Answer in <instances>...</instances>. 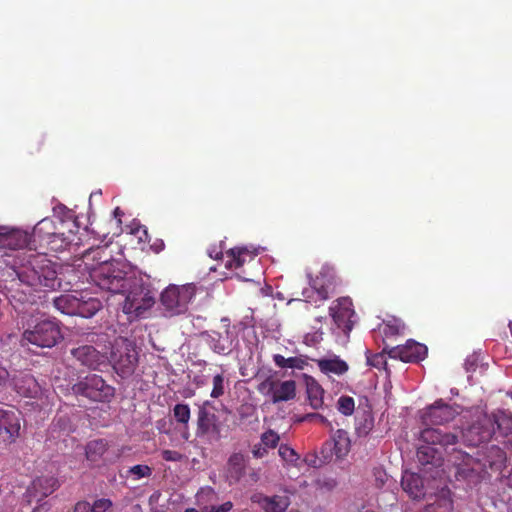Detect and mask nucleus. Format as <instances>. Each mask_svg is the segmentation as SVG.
<instances>
[{
    "instance_id": "nucleus-1",
    "label": "nucleus",
    "mask_w": 512,
    "mask_h": 512,
    "mask_svg": "<svg viewBox=\"0 0 512 512\" xmlns=\"http://www.w3.org/2000/svg\"><path fill=\"white\" fill-rule=\"evenodd\" d=\"M19 264L7 272V278L0 282V292L17 310L26 304L33 305L41 297L40 292L55 291L61 287L56 263L42 253H25Z\"/></svg>"
},
{
    "instance_id": "nucleus-2",
    "label": "nucleus",
    "mask_w": 512,
    "mask_h": 512,
    "mask_svg": "<svg viewBox=\"0 0 512 512\" xmlns=\"http://www.w3.org/2000/svg\"><path fill=\"white\" fill-rule=\"evenodd\" d=\"M421 441L417 450L420 471L434 481H440L444 474V453L451 452L448 449L458 443V435L427 427L421 431Z\"/></svg>"
},
{
    "instance_id": "nucleus-3",
    "label": "nucleus",
    "mask_w": 512,
    "mask_h": 512,
    "mask_svg": "<svg viewBox=\"0 0 512 512\" xmlns=\"http://www.w3.org/2000/svg\"><path fill=\"white\" fill-rule=\"evenodd\" d=\"M125 286L123 292H120V294L125 295L123 303L125 314H133L139 317L155 304V295L151 283L141 276H137L135 272Z\"/></svg>"
},
{
    "instance_id": "nucleus-4",
    "label": "nucleus",
    "mask_w": 512,
    "mask_h": 512,
    "mask_svg": "<svg viewBox=\"0 0 512 512\" xmlns=\"http://www.w3.org/2000/svg\"><path fill=\"white\" fill-rule=\"evenodd\" d=\"M134 272L130 266L122 261H112L110 265H104L101 268H89V277L91 281L100 289L120 294L125 289V284Z\"/></svg>"
},
{
    "instance_id": "nucleus-5",
    "label": "nucleus",
    "mask_w": 512,
    "mask_h": 512,
    "mask_svg": "<svg viewBox=\"0 0 512 512\" xmlns=\"http://www.w3.org/2000/svg\"><path fill=\"white\" fill-rule=\"evenodd\" d=\"M71 393L77 397L87 400L90 403H110L116 394L114 386L95 373L79 377L77 382L71 386Z\"/></svg>"
},
{
    "instance_id": "nucleus-6",
    "label": "nucleus",
    "mask_w": 512,
    "mask_h": 512,
    "mask_svg": "<svg viewBox=\"0 0 512 512\" xmlns=\"http://www.w3.org/2000/svg\"><path fill=\"white\" fill-rule=\"evenodd\" d=\"M196 294L194 284H170L160 294L159 310L164 317L172 318L187 313L189 303Z\"/></svg>"
},
{
    "instance_id": "nucleus-7",
    "label": "nucleus",
    "mask_w": 512,
    "mask_h": 512,
    "mask_svg": "<svg viewBox=\"0 0 512 512\" xmlns=\"http://www.w3.org/2000/svg\"><path fill=\"white\" fill-rule=\"evenodd\" d=\"M449 461L455 467V481L465 484V489L473 488L480 483L486 473L481 467L480 459L456 448L451 449Z\"/></svg>"
},
{
    "instance_id": "nucleus-8",
    "label": "nucleus",
    "mask_w": 512,
    "mask_h": 512,
    "mask_svg": "<svg viewBox=\"0 0 512 512\" xmlns=\"http://www.w3.org/2000/svg\"><path fill=\"white\" fill-rule=\"evenodd\" d=\"M64 339L61 323L56 319H42L26 329L21 338L22 346L32 344L40 348H53Z\"/></svg>"
},
{
    "instance_id": "nucleus-9",
    "label": "nucleus",
    "mask_w": 512,
    "mask_h": 512,
    "mask_svg": "<svg viewBox=\"0 0 512 512\" xmlns=\"http://www.w3.org/2000/svg\"><path fill=\"white\" fill-rule=\"evenodd\" d=\"M470 418V422L461 432L463 441L468 446H478L496 435L492 417L483 410L475 409L471 412Z\"/></svg>"
},
{
    "instance_id": "nucleus-10",
    "label": "nucleus",
    "mask_w": 512,
    "mask_h": 512,
    "mask_svg": "<svg viewBox=\"0 0 512 512\" xmlns=\"http://www.w3.org/2000/svg\"><path fill=\"white\" fill-rule=\"evenodd\" d=\"M110 362L115 372L121 378L130 377L138 364V352L136 347L128 340L122 341L121 344H117L113 347Z\"/></svg>"
},
{
    "instance_id": "nucleus-11",
    "label": "nucleus",
    "mask_w": 512,
    "mask_h": 512,
    "mask_svg": "<svg viewBox=\"0 0 512 512\" xmlns=\"http://www.w3.org/2000/svg\"><path fill=\"white\" fill-rule=\"evenodd\" d=\"M403 490L414 500L426 498L432 491L439 489L438 481L420 473L405 472L401 479Z\"/></svg>"
},
{
    "instance_id": "nucleus-12",
    "label": "nucleus",
    "mask_w": 512,
    "mask_h": 512,
    "mask_svg": "<svg viewBox=\"0 0 512 512\" xmlns=\"http://www.w3.org/2000/svg\"><path fill=\"white\" fill-rule=\"evenodd\" d=\"M22 414L15 409L0 410V442L12 444L20 436Z\"/></svg>"
},
{
    "instance_id": "nucleus-13",
    "label": "nucleus",
    "mask_w": 512,
    "mask_h": 512,
    "mask_svg": "<svg viewBox=\"0 0 512 512\" xmlns=\"http://www.w3.org/2000/svg\"><path fill=\"white\" fill-rule=\"evenodd\" d=\"M459 413L458 407H453L439 399L425 410L421 418L423 424L427 426L443 425L452 421Z\"/></svg>"
},
{
    "instance_id": "nucleus-14",
    "label": "nucleus",
    "mask_w": 512,
    "mask_h": 512,
    "mask_svg": "<svg viewBox=\"0 0 512 512\" xmlns=\"http://www.w3.org/2000/svg\"><path fill=\"white\" fill-rule=\"evenodd\" d=\"M329 312L337 327L348 335L353 329L352 317L355 315L351 299L348 297L337 299L336 303L329 308Z\"/></svg>"
},
{
    "instance_id": "nucleus-15",
    "label": "nucleus",
    "mask_w": 512,
    "mask_h": 512,
    "mask_svg": "<svg viewBox=\"0 0 512 512\" xmlns=\"http://www.w3.org/2000/svg\"><path fill=\"white\" fill-rule=\"evenodd\" d=\"M311 288L318 294L320 300H327L336 285V274L332 267L324 265L319 274L313 278L307 274Z\"/></svg>"
},
{
    "instance_id": "nucleus-16",
    "label": "nucleus",
    "mask_w": 512,
    "mask_h": 512,
    "mask_svg": "<svg viewBox=\"0 0 512 512\" xmlns=\"http://www.w3.org/2000/svg\"><path fill=\"white\" fill-rule=\"evenodd\" d=\"M390 358L399 359L402 362H419L427 355V347L414 340H408L403 346L392 347L388 350Z\"/></svg>"
},
{
    "instance_id": "nucleus-17",
    "label": "nucleus",
    "mask_w": 512,
    "mask_h": 512,
    "mask_svg": "<svg viewBox=\"0 0 512 512\" xmlns=\"http://www.w3.org/2000/svg\"><path fill=\"white\" fill-rule=\"evenodd\" d=\"M70 354L80 363V365L86 366L90 369H97L105 359L104 355L91 345H80L72 348L70 350Z\"/></svg>"
},
{
    "instance_id": "nucleus-18",
    "label": "nucleus",
    "mask_w": 512,
    "mask_h": 512,
    "mask_svg": "<svg viewBox=\"0 0 512 512\" xmlns=\"http://www.w3.org/2000/svg\"><path fill=\"white\" fill-rule=\"evenodd\" d=\"M59 487V481L53 476H40L34 479L27 489L29 496L38 501L52 494Z\"/></svg>"
},
{
    "instance_id": "nucleus-19",
    "label": "nucleus",
    "mask_w": 512,
    "mask_h": 512,
    "mask_svg": "<svg viewBox=\"0 0 512 512\" xmlns=\"http://www.w3.org/2000/svg\"><path fill=\"white\" fill-rule=\"evenodd\" d=\"M83 259L88 270L89 268H101L104 265L108 266L112 261L118 260L113 258L107 245L87 249L83 253Z\"/></svg>"
},
{
    "instance_id": "nucleus-20",
    "label": "nucleus",
    "mask_w": 512,
    "mask_h": 512,
    "mask_svg": "<svg viewBox=\"0 0 512 512\" xmlns=\"http://www.w3.org/2000/svg\"><path fill=\"white\" fill-rule=\"evenodd\" d=\"M209 433L217 435V439L220 438V425L218 424V417L205 409V407H199L197 413V436H204Z\"/></svg>"
},
{
    "instance_id": "nucleus-21",
    "label": "nucleus",
    "mask_w": 512,
    "mask_h": 512,
    "mask_svg": "<svg viewBox=\"0 0 512 512\" xmlns=\"http://www.w3.org/2000/svg\"><path fill=\"white\" fill-rule=\"evenodd\" d=\"M480 461L484 471L490 468L492 471L500 472L506 467L507 455L502 448L492 445L486 449Z\"/></svg>"
},
{
    "instance_id": "nucleus-22",
    "label": "nucleus",
    "mask_w": 512,
    "mask_h": 512,
    "mask_svg": "<svg viewBox=\"0 0 512 512\" xmlns=\"http://www.w3.org/2000/svg\"><path fill=\"white\" fill-rule=\"evenodd\" d=\"M0 244L10 249L29 247L30 250L34 245L31 234L20 229H12L0 234Z\"/></svg>"
},
{
    "instance_id": "nucleus-23",
    "label": "nucleus",
    "mask_w": 512,
    "mask_h": 512,
    "mask_svg": "<svg viewBox=\"0 0 512 512\" xmlns=\"http://www.w3.org/2000/svg\"><path fill=\"white\" fill-rule=\"evenodd\" d=\"M102 308V302L88 294L78 292L76 315L83 318H92Z\"/></svg>"
},
{
    "instance_id": "nucleus-24",
    "label": "nucleus",
    "mask_w": 512,
    "mask_h": 512,
    "mask_svg": "<svg viewBox=\"0 0 512 512\" xmlns=\"http://www.w3.org/2000/svg\"><path fill=\"white\" fill-rule=\"evenodd\" d=\"M209 347L217 354H228L231 351V342L228 337H223L221 333L216 331H204L201 333Z\"/></svg>"
},
{
    "instance_id": "nucleus-25",
    "label": "nucleus",
    "mask_w": 512,
    "mask_h": 512,
    "mask_svg": "<svg viewBox=\"0 0 512 512\" xmlns=\"http://www.w3.org/2000/svg\"><path fill=\"white\" fill-rule=\"evenodd\" d=\"M306 393L309 403L313 409H319L323 405L324 390L320 384L311 376L304 374Z\"/></svg>"
},
{
    "instance_id": "nucleus-26",
    "label": "nucleus",
    "mask_w": 512,
    "mask_h": 512,
    "mask_svg": "<svg viewBox=\"0 0 512 512\" xmlns=\"http://www.w3.org/2000/svg\"><path fill=\"white\" fill-rule=\"evenodd\" d=\"M296 396V384L293 380L283 382L276 381L271 401L275 403L286 402Z\"/></svg>"
},
{
    "instance_id": "nucleus-27",
    "label": "nucleus",
    "mask_w": 512,
    "mask_h": 512,
    "mask_svg": "<svg viewBox=\"0 0 512 512\" xmlns=\"http://www.w3.org/2000/svg\"><path fill=\"white\" fill-rule=\"evenodd\" d=\"M228 477L238 483L246 473V460L243 454L233 453L227 462Z\"/></svg>"
},
{
    "instance_id": "nucleus-28",
    "label": "nucleus",
    "mask_w": 512,
    "mask_h": 512,
    "mask_svg": "<svg viewBox=\"0 0 512 512\" xmlns=\"http://www.w3.org/2000/svg\"><path fill=\"white\" fill-rule=\"evenodd\" d=\"M265 512H284L290 505V500L287 496H263L259 497L257 501Z\"/></svg>"
},
{
    "instance_id": "nucleus-29",
    "label": "nucleus",
    "mask_w": 512,
    "mask_h": 512,
    "mask_svg": "<svg viewBox=\"0 0 512 512\" xmlns=\"http://www.w3.org/2000/svg\"><path fill=\"white\" fill-rule=\"evenodd\" d=\"M78 304V293L74 294H62L53 299L54 307L61 313L66 315H76Z\"/></svg>"
},
{
    "instance_id": "nucleus-30",
    "label": "nucleus",
    "mask_w": 512,
    "mask_h": 512,
    "mask_svg": "<svg viewBox=\"0 0 512 512\" xmlns=\"http://www.w3.org/2000/svg\"><path fill=\"white\" fill-rule=\"evenodd\" d=\"M108 449V442L105 439H94L85 446V456L90 462H97Z\"/></svg>"
},
{
    "instance_id": "nucleus-31",
    "label": "nucleus",
    "mask_w": 512,
    "mask_h": 512,
    "mask_svg": "<svg viewBox=\"0 0 512 512\" xmlns=\"http://www.w3.org/2000/svg\"><path fill=\"white\" fill-rule=\"evenodd\" d=\"M55 229V223L52 219H42L33 228L31 234L33 243H35L36 238H39L41 241H47L56 232Z\"/></svg>"
},
{
    "instance_id": "nucleus-32",
    "label": "nucleus",
    "mask_w": 512,
    "mask_h": 512,
    "mask_svg": "<svg viewBox=\"0 0 512 512\" xmlns=\"http://www.w3.org/2000/svg\"><path fill=\"white\" fill-rule=\"evenodd\" d=\"M493 419V428L496 430V435L508 436L512 434V414L500 412L491 416Z\"/></svg>"
},
{
    "instance_id": "nucleus-33",
    "label": "nucleus",
    "mask_w": 512,
    "mask_h": 512,
    "mask_svg": "<svg viewBox=\"0 0 512 512\" xmlns=\"http://www.w3.org/2000/svg\"><path fill=\"white\" fill-rule=\"evenodd\" d=\"M351 447V441L348 433L343 429H338L333 436V449L337 458H342L348 454Z\"/></svg>"
},
{
    "instance_id": "nucleus-34",
    "label": "nucleus",
    "mask_w": 512,
    "mask_h": 512,
    "mask_svg": "<svg viewBox=\"0 0 512 512\" xmlns=\"http://www.w3.org/2000/svg\"><path fill=\"white\" fill-rule=\"evenodd\" d=\"M318 367L323 373H334L342 375L348 370V365L345 361L335 357L334 359H320L317 361Z\"/></svg>"
},
{
    "instance_id": "nucleus-35",
    "label": "nucleus",
    "mask_w": 512,
    "mask_h": 512,
    "mask_svg": "<svg viewBox=\"0 0 512 512\" xmlns=\"http://www.w3.org/2000/svg\"><path fill=\"white\" fill-rule=\"evenodd\" d=\"M307 356L289 357L285 358L280 354L273 355V361L279 368H292V369H304V366L308 364Z\"/></svg>"
},
{
    "instance_id": "nucleus-36",
    "label": "nucleus",
    "mask_w": 512,
    "mask_h": 512,
    "mask_svg": "<svg viewBox=\"0 0 512 512\" xmlns=\"http://www.w3.org/2000/svg\"><path fill=\"white\" fill-rule=\"evenodd\" d=\"M50 250L54 252H62L70 247L72 244V240L70 235H65L64 233L55 232L51 237L46 241Z\"/></svg>"
},
{
    "instance_id": "nucleus-37",
    "label": "nucleus",
    "mask_w": 512,
    "mask_h": 512,
    "mask_svg": "<svg viewBox=\"0 0 512 512\" xmlns=\"http://www.w3.org/2000/svg\"><path fill=\"white\" fill-rule=\"evenodd\" d=\"M190 408L187 404L179 403L176 404L173 408V416L175 420L184 425L186 428L188 426L190 420Z\"/></svg>"
},
{
    "instance_id": "nucleus-38",
    "label": "nucleus",
    "mask_w": 512,
    "mask_h": 512,
    "mask_svg": "<svg viewBox=\"0 0 512 512\" xmlns=\"http://www.w3.org/2000/svg\"><path fill=\"white\" fill-rule=\"evenodd\" d=\"M51 430L53 432L69 433L72 430L70 418L67 415L56 416L52 421Z\"/></svg>"
},
{
    "instance_id": "nucleus-39",
    "label": "nucleus",
    "mask_w": 512,
    "mask_h": 512,
    "mask_svg": "<svg viewBox=\"0 0 512 512\" xmlns=\"http://www.w3.org/2000/svg\"><path fill=\"white\" fill-rule=\"evenodd\" d=\"M386 352L388 353L386 348L383 350V352L373 354V355L370 354L369 351H367L366 352L367 364L369 366H372V367H375L378 369L384 368L386 370V365H387L386 358H385Z\"/></svg>"
},
{
    "instance_id": "nucleus-40",
    "label": "nucleus",
    "mask_w": 512,
    "mask_h": 512,
    "mask_svg": "<svg viewBox=\"0 0 512 512\" xmlns=\"http://www.w3.org/2000/svg\"><path fill=\"white\" fill-rule=\"evenodd\" d=\"M338 410L345 416L353 414L355 409V402L352 397L341 396L337 402Z\"/></svg>"
},
{
    "instance_id": "nucleus-41",
    "label": "nucleus",
    "mask_w": 512,
    "mask_h": 512,
    "mask_svg": "<svg viewBox=\"0 0 512 512\" xmlns=\"http://www.w3.org/2000/svg\"><path fill=\"white\" fill-rule=\"evenodd\" d=\"M278 453L280 457L287 463L296 464L299 459V455L295 452L293 448L286 444H281Z\"/></svg>"
},
{
    "instance_id": "nucleus-42",
    "label": "nucleus",
    "mask_w": 512,
    "mask_h": 512,
    "mask_svg": "<svg viewBox=\"0 0 512 512\" xmlns=\"http://www.w3.org/2000/svg\"><path fill=\"white\" fill-rule=\"evenodd\" d=\"M225 393L224 377L222 374H216L213 377V389L211 391L212 398H219Z\"/></svg>"
},
{
    "instance_id": "nucleus-43",
    "label": "nucleus",
    "mask_w": 512,
    "mask_h": 512,
    "mask_svg": "<svg viewBox=\"0 0 512 512\" xmlns=\"http://www.w3.org/2000/svg\"><path fill=\"white\" fill-rule=\"evenodd\" d=\"M279 439V435L273 430H268L261 436V442L266 448H275L278 445Z\"/></svg>"
},
{
    "instance_id": "nucleus-44",
    "label": "nucleus",
    "mask_w": 512,
    "mask_h": 512,
    "mask_svg": "<svg viewBox=\"0 0 512 512\" xmlns=\"http://www.w3.org/2000/svg\"><path fill=\"white\" fill-rule=\"evenodd\" d=\"M128 472L134 475L136 479H141L143 477H149L152 474V469L148 465L138 464L131 467Z\"/></svg>"
},
{
    "instance_id": "nucleus-45",
    "label": "nucleus",
    "mask_w": 512,
    "mask_h": 512,
    "mask_svg": "<svg viewBox=\"0 0 512 512\" xmlns=\"http://www.w3.org/2000/svg\"><path fill=\"white\" fill-rule=\"evenodd\" d=\"M275 383L276 380H273L271 377H267L265 380L259 383L257 390L264 395L272 397L273 391L275 389Z\"/></svg>"
},
{
    "instance_id": "nucleus-46",
    "label": "nucleus",
    "mask_w": 512,
    "mask_h": 512,
    "mask_svg": "<svg viewBox=\"0 0 512 512\" xmlns=\"http://www.w3.org/2000/svg\"><path fill=\"white\" fill-rule=\"evenodd\" d=\"M112 505L113 504L110 499L101 498L96 500L93 505H91V512H106L112 507Z\"/></svg>"
},
{
    "instance_id": "nucleus-47",
    "label": "nucleus",
    "mask_w": 512,
    "mask_h": 512,
    "mask_svg": "<svg viewBox=\"0 0 512 512\" xmlns=\"http://www.w3.org/2000/svg\"><path fill=\"white\" fill-rule=\"evenodd\" d=\"M233 508V503L231 501H227L221 505L215 506H205L201 509L202 512H229Z\"/></svg>"
},
{
    "instance_id": "nucleus-48",
    "label": "nucleus",
    "mask_w": 512,
    "mask_h": 512,
    "mask_svg": "<svg viewBox=\"0 0 512 512\" xmlns=\"http://www.w3.org/2000/svg\"><path fill=\"white\" fill-rule=\"evenodd\" d=\"M373 476L375 478L376 487L381 488L385 485V483L387 481V474L382 468H380V467L374 468Z\"/></svg>"
},
{
    "instance_id": "nucleus-49",
    "label": "nucleus",
    "mask_w": 512,
    "mask_h": 512,
    "mask_svg": "<svg viewBox=\"0 0 512 512\" xmlns=\"http://www.w3.org/2000/svg\"><path fill=\"white\" fill-rule=\"evenodd\" d=\"M373 428V419L365 418L363 422L357 426L356 430L359 436H366Z\"/></svg>"
},
{
    "instance_id": "nucleus-50",
    "label": "nucleus",
    "mask_w": 512,
    "mask_h": 512,
    "mask_svg": "<svg viewBox=\"0 0 512 512\" xmlns=\"http://www.w3.org/2000/svg\"><path fill=\"white\" fill-rule=\"evenodd\" d=\"M479 362V354L473 353L469 355L464 363V368L467 372H473L476 370Z\"/></svg>"
},
{
    "instance_id": "nucleus-51",
    "label": "nucleus",
    "mask_w": 512,
    "mask_h": 512,
    "mask_svg": "<svg viewBox=\"0 0 512 512\" xmlns=\"http://www.w3.org/2000/svg\"><path fill=\"white\" fill-rule=\"evenodd\" d=\"M161 454L162 458L166 461L177 462L183 458V455L175 450H163Z\"/></svg>"
},
{
    "instance_id": "nucleus-52",
    "label": "nucleus",
    "mask_w": 512,
    "mask_h": 512,
    "mask_svg": "<svg viewBox=\"0 0 512 512\" xmlns=\"http://www.w3.org/2000/svg\"><path fill=\"white\" fill-rule=\"evenodd\" d=\"M321 454H324V449H322ZM328 458H329L328 454L323 455V459H319L317 456H313L312 459H306V462L308 463L309 466L318 467L322 463H324Z\"/></svg>"
},
{
    "instance_id": "nucleus-53",
    "label": "nucleus",
    "mask_w": 512,
    "mask_h": 512,
    "mask_svg": "<svg viewBox=\"0 0 512 512\" xmlns=\"http://www.w3.org/2000/svg\"><path fill=\"white\" fill-rule=\"evenodd\" d=\"M268 453V450L262 444L254 445L252 449V454L255 458H262Z\"/></svg>"
},
{
    "instance_id": "nucleus-54",
    "label": "nucleus",
    "mask_w": 512,
    "mask_h": 512,
    "mask_svg": "<svg viewBox=\"0 0 512 512\" xmlns=\"http://www.w3.org/2000/svg\"><path fill=\"white\" fill-rule=\"evenodd\" d=\"M73 512H91V505L87 501H78L74 506Z\"/></svg>"
},
{
    "instance_id": "nucleus-55",
    "label": "nucleus",
    "mask_w": 512,
    "mask_h": 512,
    "mask_svg": "<svg viewBox=\"0 0 512 512\" xmlns=\"http://www.w3.org/2000/svg\"><path fill=\"white\" fill-rule=\"evenodd\" d=\"M252 411H253L252 406L248 405V404L241 405L238 408V413H239V416L241 419H245V418H248L249 416H251Z\"/></svg>"
},
{
    "instance_id": "nucleus-56",
    "label": "nucleus",
    "mask_w": 512,
    "mask_h": 512,
    "mask_svg": "<svg viewBox=\"0 0 512 512\" xmlns=\"http://www.w3.org/2000/svg\"><path fill=\"white\" fill-rule=\"evenodd\" d=\"M303 419H304V420H314V419H315V421H319L320 423L330 425V423H329V421L326 419V417H324L323 415H321V414H319V413H310V414H307Z\"/></svg>"
},
{
    "instance_id": "nucleus-57",
    "label": "nucleus",
    "mask_w": 512,
    "mask_h": 512,
    "mask_svg": "<svg viewBox=\"0 0 512 512\" xmlns=\"http://www.w3.org/2000/svg\"><path fill=\"white\" fill-rule=\"evenodd\" d=\"M247 252V249L245 247H235V248H231L230 250L227 251V254L228 256L231 257V259H235V257L237 256H242V254L246 253Z\"/></svg>"
},
{
    "instance_id": "nucleus-58",
    "label": "nucleus",
    "mask_w": 512,
    "mask_h": 512,
    "mask_svg": "<svg viewBox=\"0 0 512 512\" xmlns=\"http://www.w3.org/2000/svg\"><path fill=\"white\" fill-rule=\"evenodd\" d=\"M53 211H54V214L64 217V216H66V213L69 212V209L63 204H58L53 208Z\"/></svg>"
},
{
    "instance_id": "nucleus-59",
    "label": "nucleus",
    "mask_w": 512,
    "mask_h": 512,
    "mask_svg": "<svg viewBox=\"0 0 512 512\" xmlns=\"http://www.w3.org/2000/svg\"><path fill=\"white\" fill-rule=\"evenodd\" d=\"M165 247L164 241L162 239H156L153 244H151V249L155 253L161 252Z\"/></svg>"
},
{
    "instance_id": "nucleus-60",
    "label": "nucleus",
    "mask_w": 512,
    "mask_h": 512,
    "mask_svg": "<svg viewBox=\"0 0 512 512\" xmlns=\"http://www.w3.org/2000/svg\"><path fill=\"white\" fill-rule=\"evenodd\" d=\"M248 477H249V480L253 483H256L259 481L260 479V473H259V470H252L249 472L248 474Z\"/></svg>"
},
{
    "instance_id": "nucleus-61",
    "label": "nucleus",
    "mask_w": 512,
    "mask_h": 512,
    "mask_svg": "<svg viewBox=\"0 0 512 512\" xmlns=\"http://www.w3.org/2000/svg\"><path fill=\"white\" fill-rule=\"evenodd\" d=\"M49 510V506L47 502L40 504L36 508L33 509L32 512H47Z\"/></svg>"
},
{
    "instance_id": "nucleus-62",
    "label": "nucleus",
    "mask_w": 512,
    "mask_h": 512,
    "mask_svg": "<svg viewBox=\"0 0 512 512\" xmlns=\"http://www.w3.org/2000/svg\"><path fill=\"white\" fill-rule=\"evenodd\" d=\"M233 262H234L235 268H240L244 265L245 260L241 256H237V257H235V259H233Z\"/></svg>"
},
{
    "instance_id": "nucleus-63",
    "label": "nucleus",
    "mask_w": 512,
    "mask_h": 512,
    "mask_svg": "<svg viewBox=\"0 0 512 512\" xmlns=\"http://www.w3.org/2000/svg\"><path fill=\"white\" fill-rule=\"evenodd\" d=\"M113 214H114V217H115V218H118V219H119V222H121L120 217L124 215V212H123L119 207H116V208L114 209Z\"/></svg>"
},
{
    "instance_id": "nucleus-64",
    "label": "nucleus",
    "mask_w": 512,
    "mask_h": 512,
    "mask_svg": "<svg viewBox=\"0 0 512 512\" xmlns=\"http://www.w3.org/2000/svg\"><path fill=\"white\" fill-rule=\"evenodd\" d=\"M505 483L507 486L512 488V470L509 472V474L506 476Z\"/></svg>"
}]
</instances>
